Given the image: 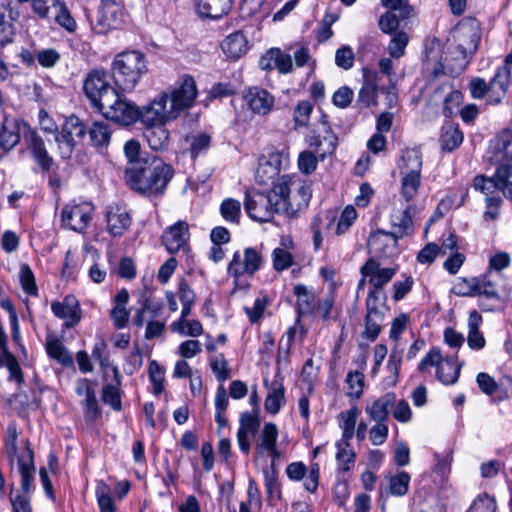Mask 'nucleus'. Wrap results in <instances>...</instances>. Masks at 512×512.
<instances>
[{"instance_id":"18","label":"nucleus","mask_w":512,"mask_h":512,"mask_svg":"<svg viewBox=\"0 0 512 512\" xmlns=\"http://www.w3.org/2000/svg\"><path fill=\"white\" fill-rule=\"evenodd\" d=\"M259 412L245 411L241 413L239 419V429L237 431V442L239 449L244 453L250 452L251 443L250 438H253L260 427Z\"/></svg>"},{"instance_id":"24","label":"nucleus","mask_w":512,"mask_h":512,"mask_svg":"<svg viewBox=\"0 0 512 512\" xmlns=\"http://www.w3.org/2000/svg\"><path fill=\"white\" fill-rule=\"evenodd\" d=\"M395 401V394L388 392L374 400L370 405H367L365 412L369 415L370 419L375 422L387 421L389 413L395 406Z\"/></svg>"},{"instance_id":"4","label":"nucleus","mask_w":512,"mask_h":512,"mask_svg":"<svg viewBox=\"0 0 512 512\" xmlns=\"http://www.w3.org/2000/svg\"><path fill=\"white\" fill-rule=\"evenodd\" d=\"M115 85L123 91H131L147 73V61L142 52L125 51L119 53L111 64Z\"/></svg>"},{"instance_id":"27","label":"nucleus","mask_w":512,"mask_h":512,"mask_svg":"<svg viewBox=\"0 0 512 512\" xmlns=\"http://www.w3.org/2000/svg\"><path fill=\"white\" fill-rule=\"evenodd\" d=\"M46 352L50 358L64 367H72L74 364L73 357L62 340L51 334L46 337Z\"/></svg>"},{"instance_id":"30","label":"nucleus","mask_w":512,"mask_h":512,"mask_svg":"<svg viewBox=\"0 0 512 512\" xmlns=\"http://www.w3.org/2000/svg\"><path fill=\"white\" fill-rule=\"evenodd\" d=\"M462 364L457 363L453 356L441 360L436 369V378L445 385L455 384L459 378Z\"/></svg>"},{"instance_id":"5","label":"nucleus","mask_w":512,"mask_h":512,"mask_svg":"<svg viewBox=\"0 0 512 512\" xmlns=\"http://www.w3.org/2000/svg\"><path fill=\"white\" fill-rule=\"evenodd\" d=\"M457 37L460 41L456 48L455 53L457 57L454 59V64H443L438 62L431 72V76L436 79L441 75H449L451 77L458 76L462 73L468 63V55L477 49L479 37L470 29L461 28L457 31Z\"/></svg>"},{"instance_id":"26","label":"nucleus","mask_w":512,"mask_h":512,"mask_svg":"<svg viewBox=\"0 0 512 512\" xmlns=\"http://www.w3.org/2000/svg\"><path fill=\"white\" fill-rule=\"evenodd\" d=\"M113 383H106L102 388V401L115 411L122 408L120 397L121 374L117 367H112Z\"/></svg>"},{"instance_id":"38","label":"nucleus","mask_w":512,"mask_h":512,"mask_svg":"<svg viewBox=\"0 0 512 512\" xmlns=\"http://www.w3.org/2000/svg\"><path fill=\"white\" fill-rule=\"evenodd\" d=\"M265 488L269 498H281L280 484L278 482V472L275 463H271L270 467L265 468L263 471Z\"/></svg>"},{"instance_id":"6","label":"nucleus","mask_w":512,"mask_h":512,"mask_svg":"<svg viewBox=\"0 0 512 512\" xmlns=\"http://www.w3.org/2000/svg\"><path fill=\"white\" fill-rule=\"evenodd\" d=\"M111 76L103 69L91 70L83 85L85 96L90 101L91 106L101 112L118 93V89L110 84Z\"/></svg>"},{"instance_id":"52","label":"nucleus","mask_w":512,"mask_h":512,"mask_svg":"<svg viewBox=\"0 0 512 512\" xmlns=\"http://www.w3.org/2000/svg\"><path fill=\"white\" fill-rule=\"evenodd\" d=\"M456 293L459 295H466V296L479 295V296H485L486 298H493V299L499 298V293L495 289L494 285L490 282H486L482 286H480L479 284H475V285L471 286L468 291L460 290Z\"/></svg>"},{"instance_id":"57","label":"nucleus","mask_w":512,"mask_h":512,"mask_svg":"<svg viewBox=\"0 0 512 512\" xmlns=\"http://www.w3.org/2000/svg\"><path fill=\"white\" fill-rule=\"evenodd\" d=\"M210 367L218 381L224 382L230 378V368L223 354L212 358Z\"/></svg>"},{"instance_id":"32","label":"nucleus","mask_w":512,"mask_h":512,"mask_svg":"<svg viewBox=\"0 0 512 512\" xmlns=\"http://www.w3.org/2000/svg\"><path fill=\"white\" fill-rule=\"evenodd\" d=\"M482 323V316L476 311H472L468 318V337L467 343L471 349L480 350L485 346V338L480 332L479 327Z\"/></svg>"},{"instance_id":"55","label":"nucleus","mask_w":512,"mask_h":512,"mask_svg":"<svg viewBox=\"0 0 512 512\" xmlns=\"http://www.w3.org/2000/svg\"><path fill=\"white\" fill-rule=\"evenodd\" d=\"M270 58H274V66L282 74L292 71V58L278 48L270 49Z\"/></svg>"},{"instance_id":"21","label":"nucleus","mask_w":512,"mask_h":512,"mask_svg":"<svg viewBox=\"0 0 512 512\" xmlns=\"http://www.w3.org/2000/svg\"><path fill=\"white\" fill-rule=\"evenodd\" d=\"M51 310L56 317L65 320L66 328L74 327L81 319L80 306L75 298L71 296H66L63 302H53Z\"/></svg>"},{"instance_id":"48","label":"nucleus","mask_w":512,"mask_h":512,"mask_svg":"<svg viewBox=\"0 0 512 512\" xmlns=\"http://www.w3.org/2000/svg\"><path fill=\"white\" fill-rule=\"evenodd\" d=\"M346 382L349 386L347 395L351 398L358 399L363 393L364 375L359 371L349 372L347 374Z\"/></svg>"},{"instance_id":"13","label":"nucleus","mask_w":512,"mask_h":512,"mask_svg":"<svg viewBox=\"0 0 512 512\" xmlns=\"http://www.w3.org/2000/svg\"><path fill=\"white\" fill-rule=\"evenodd\" d=\"M176 119L174 112L168 105V93L162 92L150 104L139 108V119L147 127L152 125H163L168 121Z\"/></svg>"},{"instance_id":"58","label":"nucleus","mask_w":512,"mask_h":512,"mask_svg":"<svg viewBox=\"0 0 512 512\" xmlns=\"http://www.w3.org/2000/svg\"><path fill=\"white\" fill-rule=\"evenodd\" d=\"M20 282L24 292L32 296L37 295L34 274L27 264H23L20 267Z\"/></svg>"},{"instance_id":"46","label":"nucleus","mask_w":512,"mask_h":512,"mask_svg":"<svg viewBox=\"0 0 512 512\" xmlns=\"http://www.w3.org/2000/svg\"><path fill=\"white\" fill-rule=\"evenodd\" d=\"M148 374L151 383L153 384V392L159 395L164 390V371L157 361L151 360L148 367Z\"/></svg>"},{"instance_id":"37","label":"nucleus","mask_w":512,"mask_h":512,"mask_svg":"<svg viewBox=\"0 0 512 512\" xmlns=\"http://www.w3.org/2000/svg\"><path fill=\"white\" fill-rule=\"evenodd\" d=\"M396 272V268H380L369 280V283L373 287L369 293H373L377 298H381V296L385 298V295L382 293V288L391 281Z\"/></svg>"},{"instance_id":"50","label":"nucleus","mask_w":512,"mask_h":512,"mask_svg":"<svg viewBox=\"0 0 512 512\" xmlns=\"http://www.w3.org/2000/svg\"><path fill=\"white\" fill-rule=\"evenodd\" d=\"M84 413L86 419L95 420L100 414L101 410L98 405L96 393L93 388L86 389V396L84 400Z\"/></svg>"},{"instance_id":"44","label":"nucleus","mask_w":512,"mask_h":512,"mask_svg":"<svg viewBox=\"0 0 512 512\" xmlns=\"http://www.w3.org/2000/svg\"><path fill=\"white\" fill-rule=\"evenodd\" d=\"M278 437V429L274 423H266L262 429L260 443L257 444L256 450L259 453H263V451L267 448H272L276 445Z\"/></svg>"},{"instance_id":"23","label":"nucleus","mask_w":512,"mask_h":512,"mask_svg":"<svg viewBox=\"0 0 512 512\" xmlns=\"http://www.w3.org/2000/svg\"><path fill=\"white\" fill-rule=\"evenodd\" d=\"M510 79V68L507 65L499 67L488 83L490 94L489 104L498 105L502 102L504 96L508 91Z\"/></svg>"},{"instance_id":"3","label":"nucleus","mask_w":512,"mask_h":512,"mask_svg":"<svg viewBox=\"0 0 512 512\" xmlns=\"http://www.w3.org/2000/svg\"><path fill=\"white\" fill-rule=\"evenodd\" d=\"M287 192L285 182H277L268 193L247 191L244 208L248 216L258 222H268L274 215L285 210L283 195Z\"/></svg>"},{"instance_id":"31","label":"nucleus","mask_w":512,"mask_h":512,"mask_svg":"<svg viewBox=\"0 0 512 512\" xmlns=\"http://www.w3.org/2000/svg\"><path fill=\"white\" fill-rule=\"evenodd\" d=\"M144 136L152 150L162 151L169 145V131L164 124L146 127Z\"/></svg>"},{"instance_id":"63","label":"nucleus","mask_w":512,"mask_h":512,"mask_svg":"<svg viewBox=\"0 0 512 512\" xmlns=\"http://www.w3.org/2000/svg\"><path fill=\"white\" fill-rule=\"evenodd\" d=\"M388 432L389 429L386 421L376 422V424L370 429L369 439L375 446L382 445L387 440Z\"/></svg>"},{"instance_id":"20","label":"nucleus","mask_w":512,"mask_h":512,"mask_svg":"<svg viewBox=\"0 0 512 512\" xmlns=\"http://www.w3.org/2000/svg\"><path fill=\"white\" fill-rule=\"evenodd\" d=\"M244 100L249 108L259 115L268 114L274 106V97L267 90L254 86L247 89Z\"/></svg>"},{"instance_id":"25","label":"nucleus","mask_w":512,"mask_h":512,"mask_svg":"<svg viewBox=\"0 0 512 512\" xmlns=\"http://www.w3.org/2000/svg\"><path fill=\"white\" fill-rule=\"evenodd\" d=\"M233 0H198L197 10L202 18L219 19L227 15Z\"/></svg>"},{"instance_id":"34","label":"nucleus","mask_w":512,"mask_h":512,"mask_svg":"<svg viewBox=\"0 0 512 512\" xmlns=\"http://www.w3.org/2000/svg\"><path fill=\"white\" fill-rule=\"evenodd\" d=\"M294 294L297 296V319L296 324L300 323V319L311 313L314 308V295L309 293L307 287L303 284H297L294 287Z\"/></svg>"},{"instance_id":"60","label":"nucleus","mask_w":512,"mask_h":512,"mask_svg":"<svg viewBox=\"0 0 512 512\" xmlns=\"http://www.w3.org/2000/svg\"><path fill=\"white\" fill-rule=\"evenodd\" d=\"M14 29L12 23L7 19L5 7H0V46L13 41Z\"/></svg>"},{"instance_id":"22","label":"nucleus","mask_w":512,"mask_h":512,"mask_svg":"<svg viewBox=\"0 0 512 512\" xmlns=\"http://www.w3.org/2000/svg\"><path fill=\"white\" fill-rule=\"evenodd\" d=\"M107 230L114 237L121 236L131 225V216L124 206H109L106 213Z\"/></svg>"},{"instance_id":"45","label":"nucleus","mask_w":512,"mask_h":512,"mask_svg":"<svg viewBox=\"0 0 512 512\" xmlns=\"http://www.w3.org/2000/svg\"><path fill=\"white\" fill-rule=\"evenodd\" d=\"M408 42L409 37L406 32L398 31L394 33V36L388 46L390 56L393 58H400L403 56Z\"/></svg>"},{"instance_id":"61","label":"nucleus","mask_w":512,"mask_h":512,"mask_svg":"<svg viewBox=\"0 0 512 512\" xmlns=\"http://www.w3.org/2000/svg\"><path fill=\"white\" fill-rule=\"evenodd\" d=\"M313 106L309 101H301L294 111L295 127H304L308 124Z\"/></svg>"},{"instance_id":"39","label":"nucleus","mask_w":512,"mask_h":512,"mask_svg":"<svg viewBox=\"0 0 512 512\" xmlns=\"http://www.w3.org/2000/svg\"><path fill=\"white\" fill-rule=\"evenodd\" d=\"M221 216L228 222L238 224L241 214V204L233 198H226L220 205Z\"/></svg>"},{"instance_id":"28","label":"nucleus","mask_w":512,"mask_h":512,"mask_svg":"<svg viewBox=\"0 0 512 512\" xmlns=\"http://www.w3.org/2000/svg\"><path fill=\"white\" fill-rule=\"evenodd\" d=\"M26 454V457L18 459V468L21 475V489L25 495L31 492L35 474L34 453L29 444L26 446Z\"/></svg>"},{"instance_id":"35","label":"nucleus","mask_w":512,"mask_h":512,"mask_svg":"<svg viewBox=\"0 0 512 512\" xmlns=\"http://www.w3.org/2000/svg\"><path fill=\"white\" fill-rule=\"evenodd\" d=\"M287 159L288 154L283 151L272 152L260 160L256 173L262 175L263 170L269 168L268 177L275 178L280 172L283 161H287Z\"/></svg>"},{"instance_id":"41","label":"nucleus","mask_w":512,"mask_h":512,"mask_svg":"<svg viewBox=\"0 0 512 512\" xmlns=\"http://www.w3.org/2000/svg\"><path fill=\"white\" fill-rule=\"evenodd\" d=\"M96 496L100 512H115V504L109 486L100 481L96 486Z\"/></svg>"},{"instance_id":"62","label":"nucleus","mask_w":512,"mask_h":512,"mask_svg":"<svg viewBox=\"0 0 512 512\" xmlns=\"http://www.w3.org/2000/svg\"><path fill=\"white\" fill-rule=\"evenodd\" d=\"M473 187L475 190L480 191L487 196L494 193L495 190H499V185L496 183L493 177H486L485 175H477L473 179Z\"/></svg>"},{"instance_id":"47","label":"nucleus","mask_w":512,"mask_h":512,"mask_svg":"<svg viewBox=\"0 0 512 512\" xmlns=\"http://www.w3.org/2000/svg\"><path fill=\"white\" fill-rule=\"evenodd\" d=\"M358 102L369 107L377 103V85L372 80H367L358 93Z\"/></svg>"},{"instance_id":"16","label":"nucleus","mask_w":512,"mask_h":512,"mask_svg":"<svg viewBox=\"0 0 512 512\" xmlns=\"http://www.w3.org/2000/svg\"><path fill=\"white\" fill-rule=\"evenodd\" d=\"M262 261L261 254L252 247L244 250L243 259L240 252L236 251L228 265V274L234 278H239L244 274L253 275L260 269Z\"/></svg>"},{"instance_id":"19","label":"nucleus","mask_w":512,"mask_h":512,"mask_svg":"<svg viewBox=\"0 0 512 512\" xmlns=\"http://www.w3.org/2000/svg\"><path fill=\"white\" fill-rule=\"evenodd\" d=\"M189 240V225L185 221H178L166 228L161 237L162 244L170 254H175L187 247Z\"/></svg>"},{"instance_id":"1","label":"nucleus","mask_w":512,"mask_h":512,"mask_svg":"<svg viewBox=\"0 0 512 512\" xmlns=\"http://www.w3.org/2000/svg\"><path fill=\"white\" fill-rule=\"evenodd\" d=\"M21 133L40 171L49 172L55 165L54 159L49 155L44 139L25 120L4 116L0 126V147L11 151L20 142Z\"/></svg>"},{"instance_id":"49","label":"nucleus","mask_w":512,"mask_h":512,"mask_svg":"<svg viewBox=\"0 0 512 512\" xmlns=\"http://www.w3.org/2000/svg\"><path fill=\"white\" fill-rule=\"evenodd\" d=\"M337 454L336 459L338 462V467L343 472H348L355 463V452L352 449H347L343 447L342 443H337Z\"/></svg>"},{"instance_id":"56","label":"nucleus","mask_w":512,"mask_h":512,"mask_svg":"<svg viewBox=\"0 0 512 512\" xmlns=\"http://www.w3.org/2000/svg\"><path fill=\"white\" fill-rule=\"evenodd\" d=\"M357 217V211L356 209L348 205L344 208L342 211L337 226H336V234L342 235L344 234L354 223Z\"/></svg>"},{"instance_id":"2","label":"nucleus","mask_w":512,"mask_h":512,"mask_svg":"<svg viewBox=\"0 0 512 512\" xmlns=\"http://www.w3.org/2000/svg\"><path fill=\"white\" fill-rule=\"evenodd\" d=\"M125 177L133 190L145 195H154L165 190L173 177V168L161 159H153L146 166L127 167Z\"/></svg>"},{"instance_id":"40","label":"nucleus","mask_w":512,"mask_h":512,"mask_svg":"<svg viewBox=\"0 0 512 512\" xmlns=\"http://www.w3.org/2000/svg\"><path fill=\"white\" fill-rule=\"evenodd\" d=\"M410 475L401 471L389 479V492L393 496L401 497L408 492Z\"/></svg>"},{"instance_id":"36","label":"nucleus","mask_w":512,"mask_h":512,"mask_svg":"<svg viewBox=\"0 0 512 512\" xmlns=\"http://www.w3.org/2000/svg\"><path fill=\"white\" fill-rule=\"evenodd\" d=\"M440 145L443 151L451 152L463 141V133L458 126L448 124L442 127Z\"/></svg>"},{"instance_id":"10","label":"nucleus","mask_w":512,"mask_h":512,"mask_svg":"<svg viewBox=\"0 0 512 512\" xmlns=\"http://www.w3.org/2000/svg\"><path fill=\"white\" fill-rule=\"evenodd\" d=\"M278 182H285L287 192L283 195L285 210L282 214L295 217L298 212L308 207L312 196L311 186L306 183L292 181L287 175L282 176Z\"/></svg>"},{"instance_id":"53","label":"nucleus","mask_w":512,"mask_h":512,"mask_svg":"<svg viewBox=\"0 0 512 512\" xmlns=\"http://www.w3.org/2000/svg\"><path fill=\"white\" fill-rule=\"evenodd\" d=\"M400 25V18L392 11L382 14L378 20L379 29L385 33L392 35L397 31Z\"/></svg>"},{"instance_id":"17","label":"nucleus","mask_w":512,"mask_h":512,"mask_svg":"<svg viewBox=\"0 0 512 512\" xmlns=\"http://www.w3.org/2000/svg\"><path fill=\"white\" fill-rule=\"evenodd\" d=\"M380 298L369 293L366 299L367 313L365 317V330L363 337L369 341H375L381 331V323L384 320V313L380 309Z\"/></svg>"},{"instance_id":"59","label":"nucleus","mask_w":512,"mask_h":512,"mask_svg":"<svg viewBox=\"0 0 512 512\" xmlns=\"http://www.w3.org/2000/svg\"><path fill=\"white\" fill-rule=\"evenodd\" d=\"M60 58V53L53 48H45L36 52V60L44 68L54 67Z\"/></svg>"},{"instance_id":"15","label":"nucleus","mask_w":512,"mask_h":512,"mask_svg":"<svg viewBox=\"0 0 512 512\" xmlns=\"http://www.w3.org/2000/svg\"><path fill=\"white\" fill-rule=\"evenodd\" d=\"M123 20L122 7L115 0H102L92 27L97 34L118 28Z\"/></svg>"},{"instance_id":"29","label":"nucleus","mask_w":512,"mask_h":512,"mask_svg":"<svg viewBox=\"0 0 512 512\" xmlns=\"http://www.w3.org/2000/svg\"><path fill=\"white\" fill-rule=\"evenodd\" d=\"M221 49L227 57L238 59L248 50V41L242 31L228 35L221 43Z\"/></svg>"},{"instance_id":"12","label":"nucleus","mask_w":512,"mask_h":512,"mask_svg":"<svg viewBox=\"0 0 512 512\" xmlns=\"http://www.w3.org/2000/svg\"><path fill=\"white\" fill-rule=\"evenodd\" d=\"M101 114L114 123L129 126L138 121L139 107L118 92L114 99L101 110Z\"/></svg>"},{"instance_id":"54","label":"nucleus","mask_w":512,"mask_h":512,"mask_svg":"<svg viewBox=\"0 0 512 512\" xmlns=\"http://www.w3.org/2000/svg\"><path fill=\"white\" fill-rule=\"evenodd\" d=\"M60 0H34L32 3L33 12L42 19H51L54 9L57 8Z\"/></svg>"},{"instance_id":"42","label":"nucleus","mask_w":512,"mask_h":512,"mask_svg":"<svg viewBox=\"0 0 512 512\" xmlns=\"http://www.w3.org/2000/svg\"><path fill=\"white\" fill-rule=\"evenodd\" d=\"M52 18L63 28L69 32H73L76 29V22L71 16L66 5L60 0L57 8L52 13Z\"/></svg>"},{"instance_id":"7","label":"nucleus","mask_w":512,"mask_h":512,"mask_svg":"<svg viewBox=\"0 0 512 512\" xmlns=\"http://www.w3.org/2000/svg\"><path fill=\"white\" fill-rule=\"evenodd\" d=\"M411 209L412 207L408 206L403 210H395L391 214L393 231L377 230L371 234L367 243L368 248L379 254H387V249L380 247L383 237H390L393 241V246H397L399 239L410 235L413 232Z\"/></svg>"},{"instance_id":"11","label":"nucleus","mask_w":512,"mask_h":512,"mask_svg":"<svg viewBox=\"0 0 512 512\" xmlns=\"http://www.w3.org/2000/svg\"><path fill=\"white\" fill-rule=\"evenodd\" d=\"M198 94L197 85L191 75H184L180 82L168 93V105L176 118L186 109L191 108Z\"/></svg>"},{"instance_id":"9","label":"nucleus","mask_w":512,"mask_h":512,"mask_svg":"<svg viewBox=\"0 0 512 512\" xmlns=\"http://www.w3.org/2000/svg\"><path fill=\"white\" fill-rule=\"evenodd\" d=\"M86 135V127L77 116L66 118L60 132L55 136L60 155L63 159H69L76 146L81 143Z\"/></svg>"},{"instance_id":"33","label":"nucleus","mask_w":512,"mask_h":512,"mask_svg":"<svg viewBox=\"0 0 512 512\" xmlns=\"http://www.w3.org/2000/svg\"><path fill=\"white\" fill-rule=\"evenodd\" d=\"M92 145L100 152H104L110 143L111 130L104 122H93L89 131Z\"/></svg>"},{"instance_id":"51","label":"nucleus","mask_w":512,"mask_h":512,"mask_svg":"<svg viewBox=\"0 0 512 512\" xmlns=\"http://www.w3.org/2000/svg\"><path fill=\"white\" fill-rule=\"evenodd\" d=\"M4 357V365L7 367L9 371L8 380H14L17 383L21 384L24 381V376L16 357L9 350H5Z\"/></svg>"},{"instance_id":"8","label":"nucleus","mask_w":512,"mask_h":512,"mask_svg":"<svg viewBox=\"0 0 512 512\" xmlns=\"http://www.w3.org/2000/svg\"><path fill=\"white\" fill-rule=\"evenodd\" d=\"M400 166L402 175L401 193L406 201H411L417 194L421 184L422 154L416 148L406 149L402 155Z\"/></svg>"},{"instance_id":"43","label":"nucleus","mask_w":512,"mask_h":512,"mask_svg":"<svg viewBox=\"0 0 512 512\" xmlns=\"http://www.w3.org/2000/svg\"><path fill=\"white\" fill-rule=\"evenodd\" d=\"M285 401L284 387L279 385L273 388L265 399V410L270 414H277Z\"/></svg>"},{"instance_id":"64","label":"nucleus","mask_w":512,"mask_h":512,"mask_svg":"<svg viewBox=\"0 0 512 512\" xmlns=\"http://www.w3.org/2000/svg\"><path fill=\"white\" fill-rule=\"evenodd\" d=\"M317 163H318L317 158L313 154V152L303 151L300 153L299 158H298V167L302 173H304L306 175L311 174L312 172H314L316 170Z\"/></svg>"},{"instance_id":"14","label":"nucleus","mask_w":512,"mask_h":512,"mask_svg":"<svg viewBox=\"0 0 512 512\" xmlns=\"http://www.w3.org/2000/svg\"><path fill=\"white\" fill-rule=\"evenodd\" d=\"M93 206L90 203L66 204L61 212V221L66 228L76 232H83L92 219Z\"/></svg>"}]
</instances>
